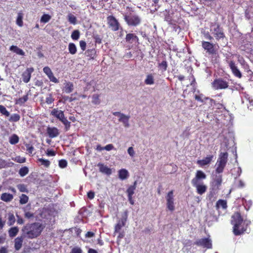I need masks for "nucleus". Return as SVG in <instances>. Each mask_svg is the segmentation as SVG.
Returning <instances> with one entry per match:
<instances>
[{
	"mask_svg": "<svg viewBox=\"0 0 253 253\" xmlns=\"http://www.w3.org/2000/svg\"><path fill=\"white\" fill-rule=\"evenodd\" d=\"M231 224L233 226V233L235 236H239L244 234L251 223L249 221L246 223L239 211L235 212L231 217Z\"/></svg>",
	"mask_w": 253,
	"mask_h": 253,
	"instance_id": "1",
	"label": "nucleus"
},
{
	"mask_svg": "<svg viewBox=\"0 0 253 253\" xmlns=\"http://www.w3.org/2000/svg\"><path fill=\"white\" fill-rule=\"evenodd\" d=\"M44 228V226L42 223L34 222L27 224L23 227L22 231L27 238L34 239L39 236Z\"/></svg>",
	"mask_w": 253,
	"mask_h": 253,
	"instance_id": "2",
	"label": "nucleus"
},
{
	"mask_svg": "<svg viewBox=\"0 0 253 253\" xmlns=\"http://www.w3.org/2000/svg\"><path fill=\"white\" fill-rule=\"evenodd\" d=\"M50 115L59 120L64 125V129L66 131L70 129L71 123L65 117L63 111L58 109L57 108H54L51 110Z\"/></svg>",
	"mask_w": 253,
	"mask_h": 253,
	"instance_id": "3",
	"label": "nucleus"
},
{
	"mask_svg": "<svg viewBox=\"0 0 253 253\" xmlns=\"http://www.w3.org/2000/svg\"><path fill=\"white\" fill-rule=\"evenodd\" d=\"M210 28V32L216 41L223 40L225 38L224 29L221 27L219 23L217 22L211 23Z\"/></svg>",
	"mask_w": 253,
	"mask_h": 253,
	"instance_id": "4",
	"label": "nucleus"
},
{
	"mask_svg": "<svg viewBox=\"0 0 253 253\" xmlns=\"http://www.w3.org/2000/svg\"><path fill=\"white\" fill-rule=\"evenodd\" d=\"M228 154L227 152H220L215 164V173L223 172L228 161Z\"/></svg>",
	"mask_w": 253,
	"mask_h": 253,
	"instance_id": "5",
	"label": "nucleus"
},
{
	"mask_svg": "<svg viewBox=\"0 0 253 253\" xmlns=\"http://www.w3.org/2000/svg\"><path fill=\"white\" fill-rule=\"evenodd\" d=\"M124 19L129 26L136 27L139 25L141 22V18L138 15L131 13L124 15Z\"/></svg>",
	"mask_w": 253,
	"mask_h": 253,
	"instance_id": "6",
	"label": "nucleus"
},
{
	"mask_svg": "<svg viewBox=\"0 0 253 253\" xmlns=\"http://www.w3.org/2000/svg\"><path fill=\"white\" fill-rule=\"evenodd\" d=\"M128 217L126 211H125L121 215V218L118 221L114 227V234L120 232L121 229L126 225Z\"/></svg>",
	"mask_w": 253,
	"mask_h": 253,
	"instance_id": "7",
	"label": "nucleus"
},
{
	"mask_svg": "<svg viewBox=\"0 0 253 253\" xmlns=\"http://www.w3.org/2000/svg\"><path fill=\"white\" fill-rule=\"evenodd\" d=\"M202 48L206 51V53L209 55L216 54L217 49L215 47V44L209 42L203 41L201 42Z\"/></svg>",
	"mask_w": 253,
	"mask_h": 253,
	"instance_id": "8",
	"label": "nucleus"
},
{
	"mask_svg": "<svg viewBox=\"0 0 253 253\" xmlns=\"http://www.w3.org/2000/svg\"><path fill=\"white\" fill-rule=\"evenodd\" d=\"M211 85L215 90L226 89L229 86L228 83L221 78L215 79L211 83Z\"/></svg>",
	"mask_w": 253,
	"mask_h": 253,
	"instance_id": "9",
	"label": "nucleus"
},
{
	"mask_svg": "<svg viewBox=\"0 0 253 253\" xmlns=\"http://www.w3.org/2000/svg\"><path fill=\"white\" fill-rule=\"evenodd\" d=\"M107 23L110 28L113 31H118L120 29V24L117 19L112 15H109L107 17Z\"/></svg>",
	"mask_w": 253,
	"mask_h": 253,
	"instance_id": "10",
	"label": "nucleus"
},
{
	"mask_svg": "<svg viewBox=\"0 0 253 253\" xmlns=\"http://www.w3.org/2000/svg\"><path fill=\"white\" fill-rule=\"evenodd\" d=\"M167 200V209L171 211H173L175 209L174 204V196L173 191L171 190L168 192L166 196Z\"/></svg>",
	"mask_w": 253,
	"mask_h": 253,
	"instance_id": "11",
	"label": "nucleus"
},
{
	"mask_svg": "<svg viewBox=\"0 0 253 253\" xmlns=\"http://www.w3.org/2000/svg\"><path fill=\"white\" fill-rule=\"evenodd\" d=\"M222 181V176L221 173H216L214 175L211 186L213 190H219Z\"/></svg>",
	"mask_w": 253,
	"mask_h": 253,
	"instance_id": "12",
	"label": "nucleus"
},
{
	"mask_svg": "<svg viewBox=\"0 0 253 253\" xmlns=\"http://www.w3.org/2000/svg\"><path fill=\"white\" fill-rule=\"evenodd\" d=\"M228 63L234 76L236 77L241 79L242 77V73L238 68V67L237 66L235 62L233 60H230L228 61Z\"/></svg>",
	"mask_w": 253,
	"mask_h": 253,
	"instance_id": "13",
	"label": "nucleus"
},
{
	"mask_svg": "<svg viewBox=\"0 0 253 253\" xmlns=\"http://www.w3.org/2000/svg\"><path fill=\"white\" fill-rule=\"evenodd\" d=\"M137 182L135 181L133 185L129 186L126 190V193L128 201L131 205L134 204V201L132 199V196L134 194V191L136 189Z\"/></svg>",
	"mask_w": 253,
	"mask_h": 253,
	"instance_id": "14",
	"label": "nucleus"
},
{
	"mask_svg": "<svg viewBox=\"0 0 253 253\" xmlns=\"http://www.w3.org/2000/svg\"><path fill=\"white\" fill-rule=\"evenodd\" d=\"M195 244L207 249H211L212 248L211 241L209 238L200 239L195 242Z\"/></svg>",
	"mask_w": 253,
	"mask_h": 253,
	"instance_id": "15",
	"label": "nucleus"
},
{
	"mask_svg": "<svg viewBox=\"0 0 253 253\" xmlns=\"http://www.w3.org/2000/svg\"><path fill=\"white\" fill-rule=\"evenodd\" d=\"M206 177V174L203 171L198 170L196 171L195 177L192 179L191 183H200L201 180L205 179Z\"/></svg>",
	"mask_w": 253,
	"mask_h": 253,
	"instance_id": "16",
	"label": "nucleus"
},
{
	"mask_svg": "<svg viewBox=\"0 0 253 253\" xmlns=\"http://www.w3.org/2000/svg\"><path fill=\"white\" fill-rule=\"evenodd\" d=\"M43 72L47 75L50 81L54 83H58L59 80L54 77L50 68L46 66L43 68Z\"/></svg>",
	"mask_w": 253,
	"mask_h": 253,
	"instance_id": "17",
	"label": "nucleus"
},
{
	"mask_svg": "<svg viewBox=\"0 0 253 253\" xmlns=\"http://www.w3.org/2000/svg\"><path fill=\"white\" fill-rule=\"evenodd\" d=\"M34 69L33 67L28 68L22 75L23 81L25 83H28L31 78V74L34 72Z\"/></svg>",
	"mask_w": 253,
	"mask_h": 253,
	"instance_id": "18",
	"label": "nucleus"
},
{
	"mask_svg": "<svg viewBox=\"0 0 253 253\" xmlns=\"http://www.w3.org/2000/svg\"><path fill=\"white\" fill-rule=\"evenodd\" d=\"M192 184L196 187V191L199 195H203L207 190V186L203 182L196 183V184L192 183Z\"/></svg>",
	"mask_w": 253,
	"mask_h": 253,
	"instance_id": "19",
	"label": "nucleus"
},
{
	"mask_svg": "<svg viewBox=\"0 0 253 253\" xmlns=\"http://www.w3.org/2000/svg\"><path fill=\"white\" fill-rule=\"evenodd\" d=\"M46 133L50 138H53L59 135V131L56 127L48 126L46 128Z\"/></svg>",
	"mask_w": 253,
	"mask_h": 253,
	"instance_id": "20",
	"label": "nucleus"
},
{
	"mask_svg": "<svg viewBox=\"0 0 253 253\" xmlns=\"http://www.w3.org/2000/svg\"><path fill=\"white\" fill-rule=\"evenodd\" d=\"M97 166L99 167V171L107 175H110L112 173V169L108 168L106 165L102 163H98Z\"/></svg>",
	"mask_w": 253,
	"mask_h": 253,
	"instance_id": "21",
	"label": "nucleus"
},
{
	"mask_svg": "<svg viewBox=\"0 0 253 253\" xmlns=\"http://www.w3.org/2000/svg\"><path fill=\"white\" fill-rule=\"evenodd\" d=\"M215 208L218 211L220 209L226 210L227 208V201L222 199L218 200L216 203Z\"/></svg>",
	"mask_w": 253,
	"mask_h": 253,
	"instance_id": "22",
	"label": "nucleus"
},
{
	"mask_svg": "<svg viewBox=\"0 0 253 253\" xmlns=\"http://www.w3.org/2000/svg\"><path fill=\"white\" fill-rule=\"evenodd\" d=\"M24 237L22 236L17 237L14 240V248L16 251H19L22 246Z\"/></svg>",
	"mask_w": 253,
	"mask_h": 253,
	"instance_id": "23",
	"label": "nucleus"
},
{
	"mask_svg": "<svg viewBox=\"0 0 253 253\" xmlns=\"http://www.w3.org/2000/svg\"><path fill=\"white\" fill-rule=\"evenodd\" d=\"M213 157V155H209L202 160H198L197 163L200 166L203 167L209 164L212 161Z\"/></svg>",
	"mask_w": 253,
	"mask_h": 253,
	"instance_id": "24",
	"label": "nucleus"
},
{
	"mask_svg": "<svg viewBox=\"0 0 253 253\" xmlns=\"http://www.w3.org/2000/svg\"><path fill=\"white\" fill-rule=\"evenodd\" d=\"M74 90V84L72 82H68L64 83L63 91L66 93H70Z\"/></svg>",
	"mask_w": 253,
	"mask_h": 253,
	"instance_id": "25",
	"label": "nucleus"
},
{
	"mask_svg": "<svg viewBox=\"0 0 253 253\" xmlns=\"http://www.w3.org/2000/svg\"><path fill=\"white\" fill-rule=\"evenodd\" d=\"M126 42L127 43H132L133 41L138 42L139 39L137 36L134 34H127L126 36Z\"/></svg>",
	"mask_w": 253,
	"mask_h": 253,
	"instance_id": "26",
	"label": "nucleus"
},
{
	"mask_svg": "<svg viewBox=\"0 0 253 253\" xmlns=\"http://www.w3.org/2000/svg\"><path fill=\"white\" fill-rule=\"evenodd\" d=\"M13 199V195L8 193H3L1 195L0 199L5 202H10Z\"/></svg>",
	"mask_w": 253,
	"mask_h": 253,
	"instance_id": "27",
	"label": "nucleus"
},
{
	"mask_svg": "<svg viewBox=\"0 0 253 253\" xmlns=\"http://www.w3.org/2000/svg\"><path fill=\"white\" fill-rule=\"evenodd\" d=\"M9 50L14 53H15L16 54L21 56L25 55L24 51L16 45H11L9 48Z\"/></svg>",
	"mask_w": 253,
	"mask_h": 253,
	"instance_id": "28",
	"label": "nucleus"
},
{
	"mask_svg": "<svg viewBox=\"0 0 253 253\" xmlns=\"http://www.w3.org/2000/svg\"><path fill=\"white\" fill-rule=\"evenodd\" d=\"M130 117L126 116L125 114L122 115V116L119 118V121L123 123L124 126L128 127L129 126V119Z\"/></svg>",
	"mask_w": 253,
	"mask_h": 253,
	"instance_id": "29",
	"label": "nucleus"
},
{
	"mask_svg": "<svg viewBox=\"0 0 253 253\" xmlns=\"http://www.w3.org/2000/svg\"><path fill=\"white\" fill-rule=\"evenodd\" d=\"M119 177L121 180H125L129 176L128 171L124 169H120L119 172Z\"/></svg>",
	"mask_w": 253,
	"mask_h": 253,
	"instance_id": "30",
	"label": "nucleus"
},
{
	"mask_svg": "<svg viewBox=\"0 0 253 253\" xmlns=\"http://www.w3.org/2000/svg\"><path fill=\"white\" fill-rule=\"evenodd\" d=\"M91 102L93 104L95 105H99L101 102L100 99V94L98 93L93 94L91 97Z\"/></svg>",
	"mask_w": 253,
	"mask_h": 253,
	"instance_id": "31",
	"label": "nucleus"
},
{
	"mask_svg": "<svg viewBox=\"0 0 253 253\" xmlns=\"http://www.w3.org/2000/svg\"><path fill=\"white\" fill-rule=\"evenodd\" d=\"M19 232V228L17 226L11 227L8 230L9 236L11 238L15 237Z\"/></svg>",
	"mask_w": 253,
	"mask_h": 253,
	"instance_id": "32",
	"label": "nucleus"
},
{
	"mask_svg": "<svg viewBox=\"0 0 253 253\" xmlns=\"http://www.w3.org/2000/svg\"><path fill=\"white\" fill-rule=\"evenodd\" d=\"M85 54L90 59H93L96 56V50L94 48L87 49Z\"/></svg>",
	"mask_w": 253,
	"mask_h": 253,
	"instance_id": "33",
	"label": "nucleus"
},
{
	"mask_svg": "<svg viewBox=\"0 0 253 253\" xmlns=\"http://www.w3.org/2000/svg\"><path fill=\"white\" fill-rule=\"evenodd\" d=\"M144 83L147 85H152L154 84V78L152 74H150L146 76Z\"/></svg>",
	"mask_w": 253,
	"mask_h": 253,
	"instance_id": "34",
	"label": "nucleus"
},
{
	"mask_svg": "<svg viewBox=\"0 0 253 253\" xmlns=\"http://www.w3.org/2000/svg\"><path fill=\"white\" fill-rule=\"evenodd\" d=\"M23 14L20 12L18 13L17 17L16 19V24L19 27H22L23 26Z\"/></svg>",
	"mask_w": 253,
	"mask_h": 253,
	"instance_id": "35",
	"label": "nucleus"
},
{
	"mask_svg": "<svg viewBox=\"0 0 253 253\" xmlns=\"http://www.w3.org/2000/svg\"><path fill=\"white\" fill-rule=\"evenodd\" d=\"M19 141V138L18 136L16 134H12L9 139V143L12 145H14L18 143Z\"/></svg>",
	"mask_w": 253,
	"mask_h": 253,
	"instance_id": "36",
	"label": "nucleus"
},
{
	"mask_svg": "<svg viewBox=\"0 0 253 253\" xmlns=\"http://www.w3.org/2000/svg\"><path fill=\"white\" fill-rule=\"evenodd\" d=\"M68 50L71 54H75L77 51V48L75 43L70 42L68 45Z\"/></svg>",
	"mask_w": 253,
	"mask_h": 253,
	"instance_id": "37",
	"label": "nucleus"
},
{
	"mask_svg": "<svg viewBox=\"0 0 253 253\" xmlns=\"http://www.w3.org/2000/svg\"><path fill=\"white\" fill-rule=\"evenodd\" d=\"M15 218L13 213L9 212L8 213V224L9 226H11L15 222Z\"/></svg>",
	"mask_w": 253,
	"mask_h": 253,
	"instance_id": "38",
	"label": "nucleus"
},
{
	"mask_svg": "<svg viewBox=\"0 0 253 253\" xmlns=\"http://www.w3.org/2000/svg\"><path fill=\"white\" fill-rule=\"evenodd\" d=\"M29 199L28 196L24 194H22L19 197V203L21 205L26 204L28 203Z\"/></svg>",
	"mask_w": 253,
	"mask_h": 253,
	"instance_id": "39",
	"label": "nucleus"
},
{
	"mask_svg": "<svg viewBox=\"0 0 253 253\" xmlns=\"http://www.w3.org/2000/svg\"><path fill=\"white\" fill-rule=\"evenodd\" d=\"M194 98L196 100L202 103L204 102V100H208L210 99L208 97H205L204 94L202 93H200L199 94H195Z\"/></svg>",
	"mask_w": 253,
	"mask_h": 253,
	"instance_id": "40",
	"label": "nucleus"
},
{
	"mask_svg": "<svg viewBox=\"0 0 253 253\" xmlns=\"http://www.w3.org/2000/svg\"><path fill=\"white\" fill-rule=\"evenodd\" d=\"M38 162L41 163V165L43 166L45 168H48L50 165V162L47 159L43 158H39Z\"/></svg>",
	"mask_w": 253,
	"mask_h": 253,
	"instance_id": "41",
	"label": "nucleus"
},
{
	"mask_svg": "<svg viewBox=\"0 0 253 253\" xmlns=\"http://www.w3.org/2000/svg\"><path fill=\"white\" fill-rule=\"evenodd\" d=\"M20 119V116L18 114H13L9 118L8 120L10 122H17Z\"/></svg>",
	"mask_w": 253,
	"mask_h": 253,
	"instance_id": "42",
	"label": "nucleus"
},
{
	"mask_svg": "<svg viewBox=\"0 0 253 253\" xmlns=\"http://www.w3.org/2000/svg\"><path fill=\"white\" fill-rule=\"evenodd\" d=\"M29 94L27 93L25 95H24L22 97L19 98L17 100V103L22 105L24 104L28 100Z\"/></svg>",
	"mask_w": 253,
	"mask_h": 253,
	"instance_id": "43",
	"label": "nucleus"
},
{
	"mask_svg": "<svg viewBox=\"0 0 253 253\" xmlns=\"http://www.w3.org/2000/svg\"><path fill=\"white\" fill-rule=\"evenodd\" d=\"M29 172V169L27 167L21 168L19 171V174L22 177L27 175Z\"/></svg>",
	"mask_w": 253,
	"mask_h": 253,
	"instance_id": "44",
	"label": "nucleus"
},
{
	"mask_svg": "<svg viewBox=\"0 0 253 253\" xmlns=\"http://www.w3.org/2000/svg\"><path fill=\"white\" fill-rule=\"evenodd\" d=\"M18 189L21 192L28 193L29 191L27 188V186L24 184H20L17 185Z\"/></svg>",
	"mask_w": 253,
	"mask_h": 253,
	"instance_id": "45",
	"label": "nucleus"
},
{
	"mask_svg": "<svg viewBox=\"0 0 253 253\" xmlns=\"http://www.w3.org/2000/svg\"><path fill=\"white\" fill-rule=\"evenodd\" d=\"M0 113L5 117H9L10 116L9 112L7 110L6 108L2 105H0Z\"/></svg>",
	"mask_w": 253,
	"mask_h": 253,
	"instance_id": "46",
	"label": "nucleus"
},
{
	"mask_svg": "<svg viewBox=\"0 0 253 253\" xmlns=\"http://www.w3.org/2000/svg\"><path fill=\"white\" fill-rule=\"evenodd\" d=\"M80 36V31L78 30H76L73 31V32H72V33L71 34V38L73 40L76 41L79 39Z\"/></svg>",
	"mask_w": 253,
	"mask_h": 253,
	"instance_id": "47",
	"label": "nucleus"
},
{
	"mask_svg": "<svg viewBox=\"0 0 253 253\" xmlns=\"http://www.w3.org/2000/svg\"><path fill=\"white\" fill-rule=\"evenodd\" d=\"M51 18L49 15L44 14L41 18V22L44 23H47L50 20Z\"/></svg>",
	"mask_w": 253,
	"mask_h": 253,
	"instance_id": "48",
	"label": "nucleus"
},
{
	"mask_svg": "<svg viewBox=\"0 0 253 253\" xmlns=\"http://www.w3.org/2000/svg\"><path fill=\"white\" fill-rule=\"evenodd\" d=\"M159 67L164 71L167 70L168 64L166 60H163L161 63L159 64Z\"/></svg>",
	"mask_w": 253,
	"mask_h": 253,
	"instance_id": "49",
	"label": "nucleus"
},
{
	"mask_svg": "<svg viewBox=\"0 0 253 253\" xmlns=\"http://www.w3.org/2000/svg\"><path fill=\"white\" fill-rule=\"evenodd\" d=\"M68 19L69 22L73 24H76L77 22V18L76 17L72 14H69L68 15Z\"/></svg>",
	"mask_w": 253,
	"mask_h": 253,
	"instance_id": "50",
	"label": "nucleus"
},
{
	"mask_svg": "<svg viewBox=\"0 0 253 253\" xmlns=\"http://www.w3.org/2000/svg\"><path fill=\"white\" fill-rule=\"evenodd\" d=\"M54 101V99L53 98L52 94L49 93L48 94L47 96L46 97L45 99V102L47 104H50L52 103Z\"/></svg>",
	"mask_w": 253,
	"mask_h": 253,
	"instance_id": "51",
	"label": "nucleus"
},
{
	"mask_svg": "<svg viewBox=\"0 0 253 253\" xmlns=\"http://www.w3.org/2000/svg\"><path fill=\"white\" fill-rule=\"evenodd\" d=\"M25 146L26 147V151L27 153L30 155L32 154L34 150V147L30 144H26Z\"/></svg>",
	"mask_w": 253,
	"mask_h": 253,
	"instance_id": "52",
	"label": "nucleus"
},
{
	"mask_svg": "<svg viewBox=\"0 0 253 253\" xmlns=\"http://www.w3.org/2000/svg\"><path fill=\"white\" fill-rule=\"evenodd\" d=\"M59 167L61 169L66 168L67 166V162L66 160L61 159L59 161Z\"/></svg>",
	"mask_w": 253,
	"mask_h": 253,
	"instance_id": "53",
	"label": "nucleus"
},
{
	"mask_svg": "<svg viewBox=\"0 0 253 253\" xmlns=\"http://www.w3.org/2000/svg\"><path fill=\"white\" fill-rule=\"evenodd\" d=\"M203 35L204 38L208 40L211 41L213 40V37L211 35L209 32H204Z\"/></svg>",
	"mask_w": 253,
	"mask_h": 253,
	"instance_id": "54",
	"label": "nucleus"
},
{
	"mask_svg": "<svg viewBox=\"0 0 253 253\" xmlns=\"http://www.w3.org/2000/svg\"><path fill=\"white\" fill-rule=\"evenodd\" d=\"M24 217L27 219H31L34 217V214L31 211L29 212H26L24 213Z\"/></svg>",
	"mask_w": 253,
	"mask_h": 253,
	"instance_id": "55",
	"label": "nucleus"
},
{
	"mask_svg": "<svg viewBox=\"0 0 253 253\" xmlns=\"http://www.w3.org/2000/svg\"><path fill=\"white\" fill-rule=\"evenodd\" d=\"M8 165L6 161L0 158V169L8 167Z\"/></svg>",
	"mask_w": 253,
	"mask_h": 253,
	"instance_id": "56",
	"label": "nucleus"
},
{
	"mask_svg": "<svg viewBox=\"0 0 253 253\" xmlns=\"http://www.w3.org/2000/svg\"><path fill=\"white\" fill-rule=\"evenodd\" d=\"M70 253H83V251L80 247H76L72 249Z\"/></svg>",
	"mask_w": 253,
	"mask_h": 253,
	"instance_id": "57",
	"label": "nucleus"
},
{
	"mask_svg": "<svg viewBox=\"0 0 253 253\" xmlns=\"http://www.w3.org/2000/svg\"><path fill=\"white\" fill-rule=\"evenodd\" d=\"M93 39L94 40L95 42L96 43H101L102 42V39L98 35H94Z\"/></svg>",
	"mask_w": 253,
	"mask_h": 253,
	"instance_id": "58",
	"label": "nucleus"
},
{
	"mask_svg": "<svg viewBox=\"0 0 253 253\" xmlns=\"http://www.w3.org/2000/svg\"><path fill=\"white\" fill-rule=\"evenodd\" d=\"M32 207L31 204H28L25 207L22 208V210L24 211V212L25 213L26 212L30 211Z\"/></svg>",
	"mask_w": 253,
	"mask_h": 253,
	"instance_id": "59",
	"label": "nucleus"
},
{
	"mask_svg": "<svg viewBox=\"0 0 253 253\" xmlns=\"http://www.w3.org/2000/svg\"><path fill=\"white\" fill-rule=\"evenodd\" d=\"M80 46L81 48V49L83 51H84L86 48V43L85 41H81L80 42Z\"/></svg>",
	"mask_w": 253,
	"mask_h": 253,
	"instance_id": "60",
	"label": "nucleus"
},
{
	"mask_svg": "<svg viewBox=\"0 0 253 253\" xmlns=\"http://www.w3.org/2000/svg\"><path fill=\"white\" fill-rule=\"evenodd\" d=\"M46 155L47 156H54L56 155V152L53 150L47 149L46 152Z\"/></svg>",
	"mask_w": 253,
	"mask_h": 253,
	"instance_id": "61",
	"label": "nucleus"
},
{
	"mask_svg": "<svg viewBox=\"0 0 253 253\" xmlns=\"http://www.w3.org/2000/svg\"><path fill=\"white\" fill-rule=\"evenodd\" d=\"M127 152L131 157H133L135 152L132 147H129L127 149Z\"/></svg>",
	"mask_w": 253,
	"mask_h": 253,
	"instance_id": "62",
	"label": "nucleus"
},
{
	"mask_svg": "<svg viewBox=\"0 0 253 253\" xmlns=\"http://www.w3.org/2000/svg\"><path fill=\"white\" fill-rule=\"evenodd\" d=\"M94 196H95V193L92 191H89L87 193V197H88V198H89L90 200L93 199L94 198Z\"/></svg>",
	"mask_w": 253,
	"mask_h": 253,
	"instance_id": "63",
	"label": "nucleus"
},
{
	"mask_svg": "<svg viewBox=\"0 0 253 253\" xmlns=\"http://www.w3.org/2000/svg\"><path fill=\"white\" fill-rule=\"evenodd\" d=\"M103 148H104V150L109 151L114 149V146L112 144H109L106 145L105 147H104Z\"/></svg>",
	"mask_w": 253,
	"mask_h": 253,
	"instance_id": "64",
	"label": "nucleus"
}]
</instances>
